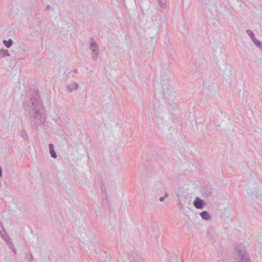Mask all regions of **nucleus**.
Segmentation results:
<instances>
[{"instance_id": "nucleus-7", "label": "nucleus", "mask_w": 262, "mask_h": 262, "mask_svg": "<svg viewBox=\"0 0 262 262\" xmlns=\"http://www.w3.org/2000/svg\"><path fill=\"white\" fill-rule=\"evenodd\" d=\"M128 258L130 262H143L139 255L136 252H132L129 254Z\"/></svg>"}, {"instance_id": "nucleus-23", "label": "nucleus", "mask_w": 262, "mask_h": 262, "mask_svg": "<svg viewBox=\"0 0 262 262\" xmlns=\"http://www.w3.org/2000/svg\"><path fill=\"white\" fill-rule=\"evenodd\" d=\"M98 54H95V56H93V58L94 59V60H96L98 58Z\"/></svg>"}, {"instance_id": "nucleus-22", "label": "nucleus", "mask_w": 262, "mask_h": 262, "mask_svg": "<svg viewBox=\"0 0 262 262\" xmlns=\"http://www.w3.org/2000/svg\"><path fill=\"white\" fill-rule=\"evenodd\" d=\"M27 259L28 261H32L33 260V256L31 252L27 255Z\"/></svg>"}, {"instance_id": "nucleus-17", "label": "nucleus", "mask_w": 262, "mask_h": 262, "mask_svg": "<svg viewBox=\"0 0 262 262\" xmlns=\"http://www.w3.org/2000/svg\"><path fill=\"white\" fill-rule=\"evenodd\" d=\"M254 42V44L258 47L261 48L262 47V43L259 40L257 39L256 38H254L253 40H252Z\"/></svg>"}, {"instance_id": "nucleus-16", "label": "nucleus", "mask_w": 262, "mask_h": 262, "mask_svg": "<svg viewBox=\"0 0 262 262\" xmlns=\"http://www.w3.org/2000/svg\"><path fill=\"white\" fill-rule=\"evenodd\" d=\"M20 136L21 137H22L25 140H27L28 139V135L27 132L25 130H22L21 132H20Z\"/></svg>"}, {"instance_id": "nucleus-11", "label": "nucleus", "mask_w": 262, "mask_h": 262, "mask_svg": "<svg viewBox=\"0 0 262 262\" xmlns=\"http://www.w3.org/2000/svg\"><path fill=\"white\" fill-rule=\"evenodd\" d=\"M0 235L3 239H4L6 242L7 245L11 242L10 237L6 233V232H4V231L0 232Z\"/></svg>"}, {"instance_id": "nucleus-13", "label": "nucleus", "mask_w": 262, "mask_h": 262, "mask_svg": "<svg viewBox=\"0 0 262 262\" xmlns=\"http://www.w3.org/2000/svg\"><path fill=\"white\" fill-rule=\"evenodd\" d=\"M49 147L51 157L53 158H56L57 156L56 152L54 150L53 144L50 143L49 145Z\"/></svg>"}, {"instance_id": "nucleus-1", "label": "nucleus", "mask_w": 262, "mask_h": 262, "mask_svg": "<svg viewBox=\"0 0 262 262\" xmlns=\"http://www.w3.org/2000/svg\"><path fill=\"white\" fill-rule=\"evenodd\" d=\"M28 107L25 114L29 118L31 128L36 130L38 126L43 125L46 121V115L43 114L44 108L37 92L32 95L28 101Z\"/></svg>"}, {"instance_id": "nucleus-19", "label": "nucleus", "mask_w": 262, "mask_h": 262, "mask_svg": "<svg viewBox=\"0 0 262 262\" xmlns=\"http://www.w3.org/2000/svg\"><path fill=\"white\" fill-rule=\"evenodd\" d=\"M7 246L9 247V248L13 252V253L15 254H16V249L14 247V245L13 244V243H12V242L11 243H10L9 244H8L7 245Z\"/></svg>"}, {"instance_id": "nucleus-21", "label": "nucleus", "mask_w": 262, "mask_h": 262, "mask_svg": "<svg viewBox=\"0 0 262 262\" xmlns=\"http://www.w3.org/2000/svg\"><path fill=\"white\" fill-rule=\"evenodd\" d=\"M212 0H204V4L205 5L206 7H210L211 6V3H212Z\"/></svg>"}, {"instance_id": "nucleus-9", "label": "nucleus", "mask_w": 262, "mask_h": 262, "mask_svg": "<svg viewBox=\"0 0 262 262\" xmlns=\"http://www.w3.org/2000/svg\"><path fill=\"white\" fill-rule=\"evenodd\" d=\"M212 193V189L210 186H206L202 190L203 195L208 197Z\"/></svg>"}, {"instance_id": "nucleus-12", "label": "nucleus", "mask_w": 262, "mask_h": 262, "mask_svg": "<svg viewBox=\"0 0 262 262\" xmlns=\"http://www.w3.org/2000/svg\"><path fill=\"white\" fill-rule=\"evenodd\" d=\"M201 217L205 220H209L211 219V216L207 211L204 210L201 212L200 213Z\"/></svg>"}, {"instance_id": "nucleus-14", "label": "nucleus", "mask_w": 262, "mask_h": 262, "mask_svg": "<svg viewBox=\"0 0 262 262\" xmlns=\"http://www.w3.org/2000/svg\"><path fill=\"white\" fill-rule=\"evenodd\" d=\"M10 54L8 52V50L5 49H0V57H4L6 56H9Z\"/></svg>"}, {"instance_id": "nucleus-26", "label": "nucleus", "mask_w": 262, "mask_h": 262, "mask_svg": "<svg viewBox=\"0 0 262 262\" xmlns=\"http://www.w3.org/2000/svg\"><path fill=\"white\" fill-rule=\"evenodd\" d=\"M51 7L49 5H47V6H46V9L47 10H49L50 9Z\"/></svg>"}, {"instance_id": "nucleus-15", "label": "nucleus", "mask_w": 262, "mask_h": 262, "mask_svg": "<svg viewBox=\"0 0 262 262\" xmlns=\"http://www.w3.org/2000/svg\"><path fill=\"white\" fill-rule=\"evenodd\" d=\"M3 43L7 48H10L12 46L13 44V40L11 38L7 40L5 39L3 40Z\"/></svg>"}, {"instance_id": "nucleus-4", "label": "nucleus", "mask_w": 262, "mask_h": 262, "mask_svg": "<svg viewBox=\"0 0 262 262\" xmlns=\"http://www.w3.org/2000/svg\"><path fill=\"white\" fill-rule=\"evenodd\" d=\"M216 66L220 71V74L222 75L223 78L226 81L230 80L232 75L231 66L230 64H227L223 61H218Z\"/></svg>"}, {"instance_id": "nucleus-20", "label": "nucleus", "mask_w": 262, "mask_h": 262, "mask_svg": "<svg viewBox=\"0 0 262 262\" xmlns=\"http://www.w3.org/2000/svg\"><path fill=\"white\" fill-rule=\"evenodd\" d=\"M160 6L162 8H165L166 7V0H157Z\"/></svg>"}, {"instance_id": "nucleus-2", "label": "nucleus", "mask_w": 262, "mask_h": 262, "mask_svg": "<svg viewBox=\"0 0 262 262\" xmlns=\"http://www.w3.org/2000/svg\"><path fill=\"white\" fill-rule=\"evenodd\" d=\"M161 84L162 85V92L163 98L170 100L173 97L172 88L169 84V77L166 74H163L161 76Z\"/></svg>"}, {"instance_id": "nucleus-24", "label": "nucleus", "mask_w": 262, "mask_h": 262, "mask_svg": "<svg viewBox=\"0 0 262 262\" xmlns=\"http://www.w3.org/2000/svg\"><path fill=\"white\" fill-rule=\"evenodd\" d=\"M165 199V197L164 196H161L160 198L159 199V200L161 201V202H162Z\"/></svg>"}, {"instance_id": "nucleus-27", "label": "nucleus", "mask_w": 262, "mask_h": 262, "mask_svg": "<svg viewBox=\"0 0 262 262\" xmlns=\"http://www.w3.org/2000/svg\"><path fill=\"white\" fill-rule=\"evenodd\" d=\"M73 72L74 73H77L78 72V70L77 69H75L73 70Z\"/></svg>"}, {"instance_id": "nucleus-10", "label": "nucleus", "mask_w": 262, "mask_h": 262, "mask_svg": "<svg viewBox=\"0 0 262 262\" xmlns=\"http://www.w3.org/2000/svg\"><path fill=\"white\" fill-rule=\"evenodd\" d=\"M78 84L76 82H74L67 86V88L69 92H72L78 89Z\"/></svg>"}, {"instance_id": "nucleus-8", "label": "nucleus", "mask_w": 262, "mask_h": 262, "mask_svg": "<svg viewBox=\"0 0 262 262\" xmlns=\"http://www.w3.org/2000/svg\"><path fill=\"white\" fill-rule=\"evenodd\" d=\"M90 48L91 50L95 53L98 54L99 49L98 46L96 42L94 40V39L91 37L90 43Z\"/></svg>"}, {"instance_id": "nucleus-6", "label": "nucleus", "mask_w": 262, "mask_h": 262, "mask_svg": "<svg viewBox=\"0 0 262 262\" xmlns=\"http://www.w3.org/2000/svg\"><path fill=\"white\" fill-rule=\"evenodd\" d=\"M193 205L197 209H202L206 205V203L203 200L196 197L193 201Z\"/></svg>"}, {"instance_id": "nucleus-3", "label": "nucleus", "mask_w": 262, "mask_h": 262, "mask_svg": "<svg viewBox=\"0 0 262 262\" xmlns=\"http://www.w3.org/2000/svg\"><path fill=\"white\" fill-rule=\"evenodd\" d=\"M234 256L237 262H251L247 249L243 244L235 245Z\"/></svg>"}, {"instance_id": "nucleus-25", "label": "nucleus", "mask_w": 262, "mask_h": 262, "mask_svg": "<svg viewBox=\"0 0 262 262\" xmlns=\"http://www.w3.org/2000/svg\"><path fill=\"white\" fill-rule=\"evenodd\" d=\"M69 73H69V72H68V71H67V72H66V71H65V72L63 73V75H65V76H68V75L69 74Z\"/></svg>"}, {"instance_id": "nucleus-18", "label": "nucleus", "mask_w": 262, "mask_h": 262, "mask_svg": "<svg viewBox=\"0 0 262 262\" xmlns=\"http://www.w3.org/2000/svg\"><path fill=\"white\" fill-rule=\"evenodd\" d=\"M246 32L252 40H253L254 38H255L254 33L251 30H247Z\"/></svg>"}, {"instance_id": "nucleus-5", "label": "nucleus", "mask_w": 262, "mask_h": 262, "mask_svg": "<svg viewBox=\"0 0 262 262\" xmlns=\"http://www.w3.org/2000/svg\"><path fill=\"white\" fill-rule=\"evenodd\" d=\"M251 184L250 183L248 186L245 187L244 195L247 198H249L252 200H255L257 198V193L259 189L256 184H253L255 186L252 187L250 186Z\"/></svg>"}, {"instance_id": "nucleus-28", "label": "nucleus", "mask_w": 262, "mask_h": 262, "mask_svg": "<svg viewBox=\"0 0 262 262\" xmlns=\"http://www.w3.org/2000/svg\"><path fill=\"white\" fill-rule=\"evenodd\" d=\"M168 193H165V196H164V197H165H165H167V196H168Z\"/></svg>"}]
</instances>
